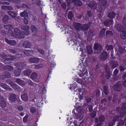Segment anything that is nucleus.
<instances>
[{
  "instance_id": "nucleus-1",
  "label": "nucleus",
  "mask_w": 126,
  "mask_h": 126,
  "mask_svg": "<svg viewBox=\"0 0 126 126\" xmlns=\"http://www.w3.org/2000/svg\"><path fill=\"white\" fill-rule=\"evenodd\" d=\"M78 68L80 71L78 73L79 77L86 78V76H88V75L85 65L83 63H81L78 65Z\"/></svg>"
},
{
  "instance_id": "nucleus-2",
  "label": "nucleus",
  "mask_w": 126,
  "mask_h": 126,
  "mask_svg": "<svg viewBox=\"0 0 126 126\" xmlns=\"http://www.w3.org/2000/svg\"><path fill=\"white\" fill-rule=\"evenodd\" d=\"M122 87V83L121 82L118 81L116 84L112 86V88L115 91H120Z\"/></svg>"
},
{
  "instance_id": "nucleus-3",
  "label": "nucleus",
  "mask_w": 126,
  "mask_h": 126,
  "mask_svg": "<svg viewBox=\"0 0 126 126\" xmlns=\"http://www.w3.org/2000/svg\"><path fill=\"white\" fill-rule=\"evenodd\" d=\"M94 51H97L98 53H100L102 50V46L98 43H96L94 44Z\"/></svg>"
},
{
  "instance_id": "nucleus-4",
  "label": "nucleus",
  "mask_w": 126,
  "mask_h": 126,
  "mask_svg": "<svg viewBox=\"0 0 126 126\" xmlns=\"http://www.w3.org/2000/svg\"><path fill=\"white\" fill-rule=\"evenodd\" d=\"M87 5L88 7L92 10H95L97 8V3L93 0L91 1L89 3L87 4Z\"/></svg>"
},
{
  "instance_id": "nucleus-5",
  "label": "nucleus",
  "mask_w": 126,
  "mask_h": 126,
  "mask_svg": "<svg viewBox=\"0 0 126 126\" xmlns=\"http://www.w3.org/2000/svg\"><path fill=\"white\" fill-rule=\"evenodd\" d=\"M92 24L91 21L89 22L88 23L84 24L82 25V31H87L89 28L90 27Z\"/></svg>"
},
{
  "instance_id": "nucleus-6",
  "label": "nucleus",
  "mask_w": 126,
  "mask_h": 126,
  "mask_svg": "<svg viewBox=\"0 0 126 126\" xmlns=\"http://www.w3.org/2000/svg\"><path fill=\"white\" fill-rule=\"evenodd\" d=\"M15 65L20 67L21 68L24 69L27 66V64L26 63L17 62L14 64Z\"/></svg>"
},
{
  "instance_id": "nucleus-7",
  "label": "nucleus",
  "mask_w": 126,
  "mask_h": 126,
  "mask_svg": "<svg viewBox=\"0 0 126 126\" xmlns=\"http://www.w3.org/2000/svg\"><path fill=\"white\" fill-rule=\"evenodd\" d=\"M12 58H7L3 60V63L7 65L10 64L12 63L11 61L15 59V58L14 56H12Z\"/></svg>"
},
{
  "instance_id": "nucleus-8",
  "label": "nucleus",
  "mask_w": 126,
  "mask_h": 126,
  "mask_svg": "<svg viewBox=\"0 0 126 126\" xmlns=\"http://www.w3.org/2000/svg\"><path fill=\"white\" fill-rule=\"evenodd\" d=\"M100 57L102 61L106 60L108 57L107 52L105 51H103L101 54Z\"/></svg>"
},
{
  "instance_id": "nucleus-9",
  "label": "nucleus",
  "mask_w": 126,
  "mask_h": 126,
  "mask_svg": "<svg viewBox=\"0 0 126 126\" xmlns=\"http://www.w3.org/2000/svg\"><path fill=\"white\" fill-rule=\"evenodd\" d=\"M75 28L77 30L82 31V24L79 23H75L74 24Z\"/></svg>"
},
{
  "instance_id": "nucleus-10",
  "label": "nucleus",
  "mask_w": 126,
  "mask_h": 126,
  "mask_svg": "<svg viewBox=\"0 0 126 126\" xmlns=\"http://www.w3.org/2000/svg\"><path fill=\"white\" fill-rule=\"evenodd\" d=\"M40 59H41L40 58L34 57L31 58L29 59V62L32 63H37Z\"/></svg>"
},
{
  "instance_id": "nucleus-11",
  "label": "nucleus",
  "mask_w": 126,
  "mask_h": 126,
  "mask_svg": "<svg viewBox=\"0 0 126 126\" xmlns=\"http://www.w3.org/2000/svg\"><path fill=\"white\" fill-rule=\"evenodd\" d=\"M5 42L11 46H14L16 44V41L14 40H9L8 39L5 38Z\"/></svg>"
},
{
  "instance_id": "nucleus-12",
  "label": "nucleus",
  "mask_w": 126,
  "mask_h": 126,
  "mask_svg": "<svg viewBox=\"0 0 126 126\" xmlns=\"http://www.w3.org/2000/svg\"><path fill=\"white\" fill-rule=\"evenodd\" d=\"M115 27L117 30L120 32L125 30L123 25L120 24H117L116 26Z\"/></svg>"
},
{
  "instance_id": "nucleus-13",
  "label": "nucleus",
  "mask_w": 126,
  "mask_h": 126,
  "mask_svg": "<svg viewBox=\"0 0 126 126\" xmlns=\"http://www.w3.org/2000/svg\"><path fill=\"white\" fill-rule=\"evenodd\" d=\"M113 22V19H108L104 21L103 24L106 26L109 27L112 24Z\"/></svg>"
},
{
  "instance_id": "nucleus-14",
  "label": "nucleus",
  "mask_w": 126,
  "mask_h": 126,
  "mask_svg": "<svg viewBox=\"0 0 126 126\" xmlns=\"http://www.w3.org/2000/svg\"><path fill=\"white\" fill-rule=\"evenodd\" d=\"M16 97L15 94H12L10 95L9 100L11 102H15L16 100Z\"/></svg>"
},
{
  "instance_id": "nucleus-15",
  "label": "nucleus",
  "mask_w": 126,
  "mask_h": 126,
  "mask_svg": "<svg viewBox=\"0 0 126 126\" xmlns=\"http://www.w3.org/2000/svg\"><path fill=\"white\" fill-rule=\"evenodd\" d=\"M72 2L76 6H80L82 5V3L79 0H72Z\"/></svg>"
},
{
  "instance_id": "nucleus-16",
  "label": "nucleus",
  "mask_w": 126,
  "mask_h": 126,
  "mask_svg": "<svg viewBox=\"0 0 126 126\" xmlns=\"http://www.w3.org/2000/svg\"><path fill=\"white\" fill-rule=\"evenodd\" d=\"M33 51L30 50H25L24 51V54L28 56H32L33 54Z\"/></svg>"
},
{
  "instance_id": "nucleus-17",
  "label": "nucleus",
  "mask_w": 126,
  "mask_h": 126,
  "mask_svg": "<svg viewBox=\"0 0 126 126\" xmlns=\"http://www.w3.org/2000/svg\"><path fill=\"white\" fill-rule=\"evenodd\" d=\"M28 95L27 93H24L22 94L21 96V97L22 100L24 101H28Z\"/></svg>"
},
{
  "instance_id": "nucleus-18",
  "label": "nucleus",
  "mask_w": 126,
  "mask_h": 126,
  "mask_svg": "<svg viewBox=\"0 0 126 126\" xmlns=\"http://www.w3.org/2000/svg\"><path fill=\"white\" fill-rule=\"evenodd\" d=\"M4 99L3 98L0 100V106L2 108H5L7 105L6 102Z\"/></svg>"
},
{
  "instance_id": "nucleus-19",
  "label": "nucleus",
  "mask_w": 126,
  "mask_h": 126,
  "mask_svg": "<svg viewBox=\"0 0 126 126\" xmlns=\"http://www.w3.org/2000/svg\"><path fill=\"white\" fill-rule=\"evenodd\" d=\"M116 14L114 12L111 11L109 12L108 15V17L110 18L113 19L116 16Z\"/></svg>"
},
{
  "instance_id": "nucleus-20",
  "label": "nucleus",
  "mask_w": 126,
  "mask_h": 126,
  "mask_svg": "<svg viewBox=\"0 0 126 126\" xmlns=\"http://www.w3.org/2000/svg\"><path fill=\"white\" fill-rule=\"evenodd\" d=\"M32 72V70L30 69H27L24 70L23 72V74L25 76H29Z\"/></svg>"
},
{
  "instance_id": "nucleus-21",
  "label": "nucleus",
  "mask_w": 126,
  "mask_h": 126,
  "mask_svg": "<svg viewBox=\"0 0 126 126\" xmlns=\"http://www.w3.org/2000/svg\"><path fill=\"white\" fill-rule=\"evenodd\" d=\"M21 71V69H17L14 70V73L16 76L19 77L20 75Z\"/></svg>"
},
{
  "instance_id": "nucleus-22",
  "label": "nucleus",
  "mask_w": 126,
  "mask_h": 126,
  "mask_svg": "<svg viewBox=\"0 0 126 126\" xmlns=\"http://www.w3.org/2000/svg\"><path fill=\"white\" fill-rule=\"evenodd\" d=\"M111 66V68L112 69H114L118 66L119 64L118 63L116 62L112 61L110 63Z\"/></svg>"
},
{
  "instance_id": "nucleus-23",
  "label": "nucleus",
  "mask_w": 126,
  "mask_h": 126,
  "mask_svg": "<svg viewBox=\"0 0 126 126\" xmlns=\"http://www.w3.org/2000/svg\"><path fill=\"white\" fill-rule=\"evenodd\" d=\"M20 16L21 17L28 18V14L27 11L25 10L23 12L20 13Z\"/></svg>"
},
{
  "instance_id": "nucleus-24",
  "label": "nucleus",
  "mask_w": 126,
  "mask_h": 126,
  "mask_svg": "<svg viewBox=\"0 0 126 126\" xmlns=\"http://www.w3.org/2000/svg\"><path fill=\"white\" fill-rule=\"evenodd\" d=\"M120 36L121 39H126V31L125 30L120 32Z\"/></svg>"
},
{
  "instance_id": "nucleus-25",
  "label": "nucleus",
  "mask_w": 126,
  "mask_h": 126,
  "mask_svg": "<svg viewBox=\"0 0 126 126\" xmlns=\"http://www.w3.org/2000/svg\"><path fill=\"white\" fill-rule=\"evenodd\" d=\"M23 31H21L20 32H19V33L15 37H17L19 39L24 38L25 37Z\"/></svg>"
},
{
  "instance_id": "nucleus-26",
  "label": "nucleus",
  "mask_w": 126,
  "mask_h": 126,
  "mask_svg": "<svg viewBox=\"0 0 126 126\" xmlns=\"http://www.w3.org/2000/svg\"><path fill=\"white\" fill-rule=\"evenodd\" d=\"M106 29L103 28L100 31L99 34V36L100 38H102L105 35Z\"/></svg>"
},
{
  "instance_id": "nucleus-27",
  "label": "nucleus",
  "mask_w": 126,
  "mask_h": 126,
  "mask_svg": "<svg viewBox=\"0 0 126 126\" xmlns=\"http://www.w3.org/2000/svg\"><path fill=\"white\" fill-rule=\"evenodd\" d=\"M99 3L101 6L103 7L107 5L108 2L106 0H99Z\"/></svg>"
},
{
  "instance_id": "nucleus-28",
  "label": "nucleus",
  "mask_w": 126,
  "mask_h": 126,
  "mask_svg": "<svg viewBox=\"0 0 126 126\" xmlns=\"http://www.w3.org/2000/svg\"><path fill=\"white\" fill-rule=\"evenodd\" d=\"M16 82L19 85L23 86L25 84V82L24 81L21 80L19 78H17L16 79Z\"/></svg>"
},
{
  "instance_id": "nucleus-29",
  "label": "nucleus",
  "mask_w": 126,
  "mask_h": 126,
  "mask_svg": "<svg viewBox=\"0 0 126 126\" xmlns=\"http://www.w3.org/2000/svg\"><path fill=\"white\" fill-rule=\"evenodd\" d=\"M9 20V17L8 16L6 15L4 16L2 19L3 22L5 24L8 22Z\"/></svg>"
},
{
  "instance_id": "nucleus-30",
  "label": "nucleus",
  "mask_w": 126,
  "mask_h": 126,
  "mask_svg": "<svg viewBox=\"0 0 126 126\" xmlns=\"http://www.w3.org/2000/svg\"><path fill=\"white\" fill-rule=\"evenodd\" d=\"M86 50L88 54H91L92 53L93 50L92 47L90 45H89L87 46Z\"/></svg>"
},
{
  "instance_id": "nucleus-31",
  "label": "nucleus",
  "mask_w": 126,
  "mask_h": 126,
  "mask_svg": "<svg viewBox=\"0 0 126 126\" xmlns=\"http://www.w3.org/2000/svg\"><path fill=\"white\" fill-rule=\"evenodd\" d=\"M37 74L36 73L33 72L32 73L30 76V78L33 81H34L37 78Z\"/></svg>"
},
{
  "instance_id": "nucleus-32",
  "label": "nucleus",
  "mask_w": 126,
  "mask_h": 126,
  "mask_svg": "<svg viewBox=\"0 0 126 126\" xmlns=\"http://www.w3.org/2000/svg\"><path fill=\"white\" fill-rule=\"evenodd\" d=\"M8 12V14L11 16L13 18H15L16 16V13L15 12L12 11H9Z\"/></svg>"
},
{
  "instance_id": "nucleus-33",
  "label": "nucleus",
  "mask_w": 126,
  "mask_h": 126,
  "mask_svg": "<svg viewBox=\"0 0 126 126\" xmlns=\"http://www.w3.org/2000/svg\"><path fill=\"white\" fill-rule=\"evenodd\" d=\"M4 74L2 75V76H3L4 78H10L11 75L9 73L5 71H3Z\"/></svg>"
},
{
  "instance_id": "nucleus-34",
  "label": "nucleus",
  "mask_w": 126,
  "mask_h": 126,
  "mask_svg": "<svg viewBox=\"0 0 126 126\" xmlns=\"http://www.w3.org/2000/svg\"><path fill=\"white\" fill-rule=\"evenodd\" d=\"M12 88L15 91L17 92H19L21 90L20 87L16 84L13 86Z\"/></svg>"
},
{
  "instance_id": "nucleus-35",
  "label": "nucleus",
  "mask_w": 126,
  "mask_h": 126,
  "mask_svg": "<svg viewBox=\"0 0 126 126\" xmlns=\"http://www.w3.org/2000/svg\"><path fill=\"white\" fill-rule=\"evenodd\" d=\"M31 31L32 33H36L38 31L37 29L34 26L32 25L31 26Z\"/></svg>"
},
{
  "instance_id": "nucleus-36",
  "label": "nucleus",
  "mask_w": 126,
  "mask_h": 126,
  "mask_svg": "<svg viewBox=\"0 0 126 126\" xmlns=\"http://www.w3.org/2000/svg\"><path fill=\"white\" fill-rule=\"evenodd\" d=\"M21 29L24 30L28 31L29 29V27L28 26H25L24 25H21Z\"/></svg>"
},
{
  "instance_id": "nucleus-37",
  "label": "nucleus",
  "mask_w": 126,
  "mask_h": 126,
  "mask_svg": "<svg viewBox=\"0 0 126 126\" xmlns=\"http://www.w3.org/2000/svg\"><path fill=\"white\" fill-rule=\"evenodd\" d=\"M74 16L72 12L71 11H69V12L68 14V19L71 20L72 19Z\"/></svg>"
},
{
  "instance_id": "nucleus-38",
  "label": "nucleus",
  "mask_w": 126,
  "mask_h": 126,
  "mask_svg": "<svg viewBox=\"0 0 126 126\" xmlns=\"http://www.w3.org/2000/svg\"><path fill=\"white\" fill-rule=\"evenodd\" d=\"M76 84V83L75 82L72 86H71L70 89L72 91L75 90V89L77 88V85Z\"/></svg>"
},
{
  "instance_id": "nucleus-39",
  "label": "nucleus",
  "mask_w": 126,
  "mask_h": 126,
  "mask_svg": "<svg viewBox=\"0 0 126 126\" xmlns=\"http://www.w3.org/2000/svg\"><path fill=\"white\" fill-rule=\"evenodd\" d=\"M105 119V117L104 116L101 115L98 117V120L100 122H103Z\"/></svg>"
},
{
  "instance_id": "nucleus-40",
  "label": "nucleus",
  "mask_w": 126,
  "mask_h": 126,
  "mask_svg": "<svg viewBox=\"0 0 126 126\" xmlns=\"http://www.w3.org/2000/svg\"><path fill=\"white\" fill-rule=\"evenodd\" d=\"M104 93L106 95H107L108 94V88L106 86L104 87Z\"/></svg>"
},
{
  "instance_id": "nucleus-41",
  "label": "nucleus",
  "mask_w": 126,
  "mask_h": 126,
  "mask_svg": "<svg viewBox=\"0 0 126 126\" xmlns=\"http://www.w3.org/2000/svg\"><path fill=\"white\" fill-rule=\"evenodd\" d=\"M24 46L26 48H30L31 46V43L29 42H26Z\"/></svg>"
},
{
  "instance_id": "nucleus-42",
  "label": "nucleus",
  "mask_w": 126,
  "mask_h": 126,
  "mask_svg": "<svg viewBox=\"0 0 126 126\" xmlns=\"http://www.w3.org/2000/svg\"><path fill=\"white\" fill-rule=\"evenodd\" d=\"M36 108L35 107H33L31 108L30 109V111L31 113L32 114H33L36 111Z\"/></svg>"
},
{
  "instance_id": "nucleus-43",
  "label": "nucleus",
  "mask_w": 126,
  "mask_h": 126,
  "mask_svg": "<svg viewBox=\"0 0 126 126\" xmlns=\"http://www.w3.org/2000/svg\"><path fill=\"white\" fill-rule=\"evenodd\" d=\"M106 36L109 35L112 36L113 35L112 32L111 31H106Z\"/></svg>"
},
{
  "instance_id": "nucleus-44",
  "label": "nucleus",
  "mask_w": 126,
  "mask_h": 126,
  "mask_svg": "<svg viewBox=\"0 0 126 126\" xmlns=\"http://www.w3.org/2000/svg\"><path fill=\"white\" fill-rule=\"evenodd\" d=\"M121 110L123 111L126 110V104L124 103H122Z\"/></svg>"
},
{
  "instance_id": "nucleus-45",
  "label": "nucleus",
  "mask_w": 126,
  "mask_h": 126,
  "mask_svg": "<svg viewBox=\"0 0 126 126\" xmlns=\"http://www.w3.org/2000/svg\"><path fill=\"white\" fill-rule=\"evenodd\" d=\"M4 28L9 30H10V29H11L12 28V25H6L4 26Z\"/></svg>"
},
{
  "instance_id": "nucleus-46",
  "label": "nucleus",
  "mask_w": 126,
  "mask_h": 126,
  "mask_svg": "<svg viewBox=\"0 0 126 126\" xmlns=\"http://www.w3.org/2000/svg\"><path fill=\"white\" fill-rule=\"evenodd\" d=\"M106 48L107 49V51L110 50H112L113 49V46L111 45L108 46L107 45L106 46Z\"/></svg>"
},
{
  "instance_id": "nucleus-47",
  "label": "nucleus",
  "mask_w": 126,
  "mask_h": 126,
  "mask_svg": "<svg viewBox=\"0 0 126 126\" xmlns=\"http://www.w3.org/2000/svg\"><path fill=\"white\" fill-rule=\"evenodd\" d=\"M14 33L16 35L15 36H16V35L19 33V32L20 31L19 30V29L17 28H15L14 29Z\"/></svg>"
},
{
  "instance_id": "nucleus-48",
  "label": "nucleus",
  "mask_w": 126,
  "mask_h": 126,
  "mask_svg": "<svg viewBox=\"0 0 126 126\" xmlns=\"http://www.w3.org/2000/svg\"><path fill=\"white\" fill-rule=\"evenodd\" d=\"M7 82L8 84H9L12 88L16 84L11 80H8Z\"/></svg>"
},
{
  "instance_id": "nucleus-49",
  "label": "nucleus",
  "mask_w": 126,
  "mask_h": 126,
  "mask_svg": "<svg viewBox=\"0 0 126 126\" xmlns=\"http://www.w3.org/2000/svg\"><path fill=\"white\" fill-rule=\"evenodd\" d=\"M119 68L121 72L124 71L126 69V67L124 66H119Z\"/></svg>"
},
{
  "instance_id": "nucleus-50",
  "label": "nucleus",
  "mask_w": 126,
  "mask_h": 126,
  "mask_svg": "<svg viewBox=\"0 0 126 126\" xmlns=\"http://www.w3.org/2000/svg\"><path fill=\"white\" fill-rule=\"evenodd\" d=\"M124 124V121L121 120H120L117 126H122Z\"/></svg>"
},
{
  "instance_id": "nucleus-51",
  "label": "nucleus",
  "mask_w": 126,
  "mask_h": 126,
  "mask_svg": "<svg viewBox=\"0 0 126 126\" xmlns=\"http://www.w3.org/2000/svg\"><path fill=\"white\" fill-rule=\"evenodd\" d=\"M51 64L50 65V70H51V68L52 67H53L55 66L56 64V63L54 62L53 61H51V62L50 63Z\"/></svg>"
},
{
  "instance_id": "nucleus-52",
  "label": "nucleus",
  "mask_w": 126,
  "mask_h": 126,
  "mask_svg": "<svg viewBox=\"0 0 126 126\" xmlns=\"http://www.w3.org/2000/svg\"><path fill=\"white\" fill-rule=\"evenodd\" d=\"M5 67L7 69H8L10 71H12L13 69V67L9 65L6 66Z\"/></svg>"
},
{
  "instance_id": "nucleus-53",
  "label": "nucleus",
  "mask_w": 126,
  "mask_h": 126,
  "mask_svg": "<svg viewBox=\"0 0 126 126\" xmlns=\"http://www.w3.org/2000/svg\"><path fill=\"white\" fill-rule=\"evenodd\" d=\"M28 115H26L23 118V121L24 122H26L27 121Z\"/></svg>"
},
{
  "instance_id": "nucleus-54",
  "label": "nucleus",
  "mask_w": 126,
  "mask_h": 126,
  "mask_svg": "<svg viewBox=\"0 0 126 126\" xmlns=\"http://www.w3.org/2000/svg\"><path fill=\"white\" fill-rule=\"evenodd\" d=\"M119 116V115H117L114 117L112 120L115 123L116 121L118 119Z\"/></svg>"
},
{
  "instance_id": "nucleus-55",
  "label": "nucleus",
  "mask_w": 126,
  "mask_h": 126,
  "mask_svg": "<svg viewBox=\"0 0 126 126\" xmlns=\"http://www.w3.org/2000/svg\"><path fill=\"white\" fill-rule=\"evenodd\" d=\"M87 13L88 16L89 17H91L92 15V14L91 13V11L90 10H88L87 11Z\"/></svg>"
},
{
  "instance_id": "nucleus-56",
  "label": "nucleus",
  "mask_w": 126,
  "mask_h": 126,
  "mask_svg": "<svg viewBox=\"0 0 126 126\" xmlns=\"http://www.w3.org/2000/svg\"><path fill=\"white\" fill-rule=\"evenodd\" d=\"M110 73H109L108 72V73H106L105 75V76L107 79H109L110 78Z\"/></svg>"
},
{
  "instance_id": "nucleus-57",
  "label": "nucleus",
  "mask_w": 126,
  "mask_h": 126,
  "mask_svg": "<svg viewBox=\"0 0 126 126\" xmlns=\"http://www.w3.org/2000/svg\"><path fill=\"white\" fill-rule=\"evenodd\" d=\"M22 7L24 8H26L27 10L30 9L29 7L26 4H23L22 5Z\"/></svg>"
},
{
  "instance_id": "nucleus-58",
  "label": "nucleus",
  "mask_w": 126,
  "mask_h": 126,
  "mask_svg": "<svg viewBox=\"0 0 126 126\" xmlns=\"http://www.w3.org/2000/svg\"><path fill=\"white\" fill-rule=\"evenodd\" d=\"M96 113L95 111H93L90 114V116L93 118L95 117L96 115Z\"/></svg>"
},
{
  "instance_id": "nucleus-59",
  "label": "nucleus",
  "mask_w": 126,
  "mask_h": 126,
  "mask_svg": "<svg viewBox=\"0 0 126 126\" xmlns=\"http://www.w3.org/2000/svg\"><path fill=\"white\" fill-rule=\"evenodd\" d=\"M105 70L106 73H108V72L109 73H110V68H108V66H106Z\"/></svg>"
},
{
  "instance_id": "nucleus-60",
  "label": "nucleus",
  "mask_w": 126,
  "mask_h": 126,
  "mask_svg": "<svg viewBox=\"0 0 126 126\" xmlns=\"http://www.w3.org/2000/svg\"><path fill=\"white\" fill-rule=\"evenodd\" d=\"M9 51L13 54H15L16 53V51L14 49H10L9 50Z\"/></svg>"
},
{
  "instance_id": "nucleus-61",
  "label": "nucleus",
  "mask_w": 126,
  "mask_h": 126,
  "mask_svg": "<svg viewBox=\"0 0 126 126\" xmlns=\"http://www.w3.org/2000/svg\"><path fill=\"white\" fill-rule=\"evenodd\" d=\"M38 51L42 55L44 54L45 53L44 51L42 49H38Z\"/></svg>"
},
{
  "instance_id": "nucleus-62",
  "label": "nucleus",
  "mask_w": 126,
  "mask_h": 126,
  "mask_svg": "<svg viewBox=\"0 0 126 126\" xmlns=\"http://www.w3.org/2000/svg\"><path fill=\"white\" fill-rule=\"evenodd\" d=\"M5 89V90L8 91L10 92L11 91L12 89L8 85Z\"/></svg>"
},
{
  "instance_id": "nucleus-63",
  "label": "nucleus",
  "mask_w": 126,
  "mask_h": 126,
  "mask_svg": "<svg viewBox=\"0 0 126 126\" xmlns=\"http://www.w3.org/2000/svg\"><path fill=\"white\" fill-rule=\"evenodd\" d=\"M119 72V70L117 68L113 72V74L114 75H117Z\"/></svg>"
},
{
  "instance_id": "nucleus-64",
  "label": "nucleus",
  "mask_w": 126,
  "mask_h": 126,
  "mask_svg": "<svg viewBox=\"0 0 126 126\" xmlns=\"http://www.w3.org/2000/svg\"><path fill=\"white\" fill-rule=\"evenodd\" d=\"M18 110L20 111H21L23 110V108L22 105H19L17 107Z\"/></svg>"
}]
</instances>
